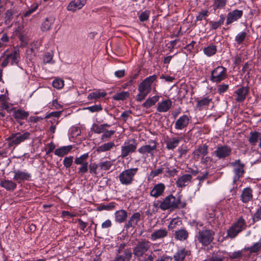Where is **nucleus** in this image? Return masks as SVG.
<instances>
[{
  "label": "nucleus",
  "instance_id": "f257e3e1",
  "mask_svg": "<svg viewBox=\"0 0 261 261\" xmlns=\"http://www.w3.org/2000/svg\"><path fill=\"white\" fill-rule=\"evenodd\" d=\"M214 214H211L210 217L207 218V224L203 229L198 231L196 237L198 242L203 246H208L214 240L216 233V221Z\"/></svg>",
  "mask_w": 261,
  "mask_h": 261
},
{
  "label": "nucleus",
  "instance_id": "f03ea898",
  "mask_svg": "<svg viewBox=\"0 0 261 261\" xmlns=\"http://www.w3.org/2000/svg\"><path fill=\"white\" fill-rule=\"evenodd\" d=\"M182 195H178L176 197L172 194L166 196L160 203L159 207L162 211L168 210H175L184 208L186 206V202L181 201Z\"/></svg>",
  "mask_w": 261,
  "mask_h": 261
},
{
  "label": "nucleus",
  "instance_id": "7ed1b4c3",
  "mask_svg": "<svg viewBox=\"0 0 261 261\" xmlns=\"http://www.w3.org/2000/svg\"><path fill=\"white\" fill-rule=\"evenodd\" d=\"M261 250V238L250 247H245L240 250L229 253L228 258L230 259H247L253 253H257Z\"/></svg>",
  "mask_w": 261,
  "mask_h": 261
},
{
  "label": "nucleus",
  "instance_id": "20e7f679",
  "mask_svg": "<svg viewBox=\"0 0 261 261\" xmlns=\"http://www.w3.org/2000/svg\"><path fill=\"white\" fill-rule=\"evenodd\" d=\"M247 227V223L243 216L239 217L227 229L226 238L233 239Z\"/></svg>",
  "mask_w": 261,
  "mask_h": 261
},
{
  "label": "nucleus",
  "instance_id": "39448f33",
  "mask_svg": "<svg viewBox=\"0 0 261 261\" xmlns=\"http://www.w3.org/2000/svg\"><path fill=\"white\" fill-rule=\"evenodd\" d=\"M139 171L138 168H132L125 169L121 172L118 178L120 182L125 186H128L133 184L135 180V177Z\"/></svg>",
  "mask_w": 261,
  "mask_h": 261
},
{
  "label": "nucleus",
  "instance_id": "423d86ee",
  "mask_svg": "<svg viewBox=\"0 0 261 261\" xmlns=\"http://www.w3.org/2000/svg\"><path fill=\"white\" fill-rule=\"evenodd\" d=\"M31 134L28 132H17L11 134L6 139L10 146H17L22 142L30 139Z\"/></svg>",
  "mask_w": 261,
  "mask_h": 261
},
{
  "label": "nucleus",
  "instance_id": "0eeeda50",
  "mask_svg": "<svg viewBox=\"0 0 261 261\" xmlns=\"http://www.w3.org/2000/svg\"><path fill=\"white\" fill-rule=\"evenodd\" d=\"M151 243L146 239H141L137 242L133 248V253L136 257L140 258L146 255V253L150 249Z\"/></svg>",
  "mask_w": 261,
  "mask_h": 261
},
{
  "label": "nucleus",
  "instance_id": "6e6552de",
  "mask_svg": "<svg viewBox=\"0 0 261 261\" xmlns=\"http://www.w3.org/2000/svg\"><path fill=\"white\" fill-rule=\"evenodd\" d=\"M138 143L134 139L125 141L123 146H121V154L122 158H125L129 154L136 151Z\"/></svg>",
  "mask_w": 261,
  "mask_h": 261
},
{
  "label": "nucleus",
  "instance_id": "1a4fd4ad",
  "mask_svg": "<svg viewBox=\"0 0 261 261\" xmlns=\"http://www.w3.org/2000/svg\"><path fill=\"white\" fill-rule=\"evenodd\" d=\"M227 76V69L219 66L212 71L210 80L213 83H218L225 80Z\"/></svg>",
  "mask_w": 261,
  "mask_h": 261
},
{
  "label": "nucleus",
  "instance_id": "9d476101",
  "mask_svg": "<svg viewBox=\"0 0 261 261\" xmlns=\"http://www.w3.org/2000/svg\"><path fill=\"white\" fill-rule=\"evenodd\" d=\"M89 157V153H86L81 155L79 157H76L74 160V163L76 165H81L78 168L77 173L80 175H83L87 172L88 170V162L87 161Z\"/></svg>",
  "mask_w": 261,
  "mask_h": 261
},
{
  "label": "nucleus",
  "instance_id": "9b49d317",
  "mask_svg": "<svg viewBox=\"0 0 261 261\" xmlns=\"http://www.w3.org/2000/svg\"><path fill=\"white\" fill-rule=\"evenodd\" d=\"M149 143L152 145H144L140 147L138 151L142 155L146 156H152L155 151L156 150L157 143L155 141L151 140Z\"/></svg>",
  "mask_w": 261,
  "mask_h": 261
},
{
  "label": "nucleus",
  "instance_id": "f8f14e48",
  "mask_svg": "<svg viewBox=\"0 0 261 261\" xmlns=\"http://www.w3.org/2000/svg\"><path fill=\"white\" fill-rule=\"evenodd\" d=\"M231 151L228 145H219L216 147L214 154L218 159H225L231 154Z\"/></svg>",
  "mask_w": 261,
  "mask_h": 261
},
{
  "label": "nucleus",
  "instance_id": "ddd939ff",
  "mask_svg": "<svg viewBox=\"0 0 261 261\" xmlns=\"http://www.w3.org/2000/svg\"><path fill=\"white\" fill-rule=\"evenodd\" d=\"M5 55L6 58L1 64L3 67H6L9 63H10L12 65L18 64L20 59L19 50H14L12 53Z\"/></svg>",
  "mask_w": 261,
  "mask_h": 261
},
{
  "label": "nucleus",
  "instance_id": "4468645a",
  "mask_svg": "<svg viewBox=\"0 0 261 261\" xmlns=\"http://www.w3.org/2000/svg\"><path fill=\"white\" fill-rule=\"evenodd\" d=\"M13 172L14 174L13 180L15 181L16 183L20 184L24 181L31 180L32 174L31 173L28 172L26 170H15Z\"/></svg>",
  "mask_w": 261,
  "mask_h": 261
},
{
  "label": "nucleus",
  "instance_id": "2eb2a0df",
  "mask_svg": "<svg viewBox=\"0 0 261 261\" xmlns=\"http://www.w3.org/2000/svg\"><path fill=\"white\" fill-rule=\"evenodd\" d=\"M141 214L140 212L134 213L130 217H129L128 220L125 223L124 227L126 229L130 228H134L138 225V223L141 220Z\"/></svg>",
  "mask_w": 261,
  "mask_h": 261
},
{
  "label": "nucleus",
  "instance_id": "dca6fc26",
  "mask_svg": "<svg viewBox=\"0 0 261 261\" xmlns=\"http://www.w3.org/2000/svg\"><path fill=\"white\" fill-rule=\"evenodd\" d=\"M253 199V189L250 186L244 188L240 195V200L243 203H248Z\"/></svg>",
  "mask_w": 261,
  "mask_h": 261
},
{
  "label": "nucleus",
  "instance_id": "f3484780",
  "mask_svg": "<svg viewBox=\"0 0 261 261\" xmlns=\"http://www.w3.org/2000/svg\"><path fill=\"white\" fill-rule=\"evenodd\" d=\"M166 189L165 185L162 182L155 184L150 192V195L155 198H158L163 195Z\"/></svg>",
  "mask_w": 261,
  "mask_h": 261
},
{
  "label": "nucleus",
  "instance_id": "a211bd4d",
  "mask_svg": "<svg viewBox=\"0 0 261 261\" xmlns=\"http://www.w3.org/2000/svg\"><path fill=\"white\" fill-rule=\"evenodd\" d=\"M243 15L242 10L236 9L230 12L227 15L226 25H229L232 22L237 21L241 18Z\"/></svg>",
  "mask_w": 261,
  "mask_h": 261
},
{
  "label": "nucleus",
  "instance_id": "6ab92c4d",
  "mask_svg": "<svg viewBox=\"0 0 261 261\" xmlns=\"http://www.w3.org/2000/svg\"><path fill=\"white\" fill-rule=\"evenodd\" d=\"M249 92V87H242L235 91L234 93L237 95L235 98L237 102L242 103L244 102L246 98V96Z\"/></svg>",
  "mask_w": 261,
  "mask_h": 261
},
{
  "label": "nucleus",
  "instance_id": "aec40b11",
  "mask_svg": "<svg viewBox=\"0 0 261 261\" xmlns=\"http://www.w3.org/2000/svg\"><path fill=\"white\" fill-rule=\"evenodd\" d=\"M191 252L190 250L182 248L178 249L173 255L172 259H174V261H184L187 256H190Z\"/></svg>",
  "mask_w": 261,
  "mask_h": 261
},
{
  "label": "nucleus",
  "instance_id": "412c9836",
  "mask_svg": "<svg viewBox=\"0 0 261 261\" xmlns=\"http://www.w3.org/2000/svg\"><path fill=\"white\" fill-rule=\"evenodd\" d=\"M29 115V113L28 112H26L21 109L17 110L14 109L13 111V116L20 125H22L23 124V123L21 122L20 120L27 119Z\"/></svg>",
  "mask_w": 261,
  "mask_h": 261
},
{
  "label": "nucleus",
  "instance_id": "4be33fe9",
  "mask_svg": "<svg viewBox=\"0 0 261 261\" xmlns=\"http://www.w3.org/2000/svg\"><path fill=\"white\" fill-rule=\"evenodd\" d=\"M183 139L182 137H173L168 138L166 141V148L168 150H173L178 145L180 141Z\"/></svg>",
  "mask_w": 261,
  "mask_h": 261
},
{
  "label": "nucleus",
  "instance_id": "5701e85b",
  "mask_svg": "<svg viewBox=\"0 0 261 261\" xmlns=\"http://www.w3.org/2000/svg\"><path fill=\"white\" fill-rule=\"evenodd\" d=\"M86 3V0H72L68 5L67 10L69 11L75 12L82 9Z\"/></svg>",
  "mask_w": 261,
  "mask_h": 261
},
{
  "label": "nucleus",
  "instance_id": "b1692460",
  "mask_svg": "<svg viewBox=\"0 0 261 261\" xmlns=\"http://www.w3.org/2000/svg\"><path fill=\"white\" fill-rule=\"evenodd\" d=\"M168 231L165 228L154 230L150 234V239L152 241L162 239L168 236Z\"/></svg>",
  "mask_w": 261,
  "mask_h": 261
},
{
  "label": "nucleus",
  "instance_id": "393cba45",
  "mask_svg": "<svg viewBox=\"0 0 261 261\" xmlns=\"http://www.w3.org/2000/svg\"><path fill=\"white\" fill-rule=\"evenodd\" d=\"M189 118L186 115L180 116L175 122V128L178 130H181L186 127L189 122Z\"/></svg>",
  "mask_w": 261,
  "mask_h": 261
},
{
  "label": "nucleus",
  "instance_id": "a878e982",
  "mask_svg": "<svg viewBox=\"0 0 261 261\" xmlns=\"http://www.w3.org/2000/svg\"><path fill=\"white\" fill-rule=\"evenodd\" d=\"M172 103V102L170 99L163 100L158 103L156 110L161 113L167 112L171 108Z\"/></svg>",
  "mask_w": 261,
  "mask_h": 261
},
{
  "label": "nucleus",
  "instance_id": "bb28decb",
  "mask_svg": "<svg viewBox=\"0 0 261 261\" xmlns=\"http://www.w3.org/2000/svg\"><path fill=\"white\" fill-rule=\"evenodd\" d=\"M192 176L191 174H186L179 177L176 181L177 187L183 188L187 186L192 180Z\"/></svg>",
  "mask_w": 261,
  "mask_h": 261
},
{
  "label": "nucleus",
  "instance_id": "cd10ccee",
  "mask_svg": "<svg viewBox=\"0 0 261 261\" xmlns=\"http://www.w3.org/2000/svg\"><path fill=\"white\" fill-rule=\"evenodd\" d=\"M132 257V252L130 249L124 250L123 253L116 254L114 261H129Z\"/></svg>",
  "mask_w": 261,
  "mask_h": 261
},
{
  "label": "nucleus",
  "instance_id": "c85d7f7f",
  "mask_svg": "<svg viewBox=\"0 0 261 261\" xmlns=\"http://www.w3.org/2000/svg\"><path fill=\"white\" fill-rule=\"evenodd\" d=\"M0 186L8 191H13L17 188V184L12 180L4 179L1 180Z\"/></svg>",
  "mask_w": 261,
  "mask_h": 261
},
{
  "label": "nucleus",
  "instance_id": "c756f323",
  "mask_svg": "<svg viewBox=\"0 0 261 261\" xmlns=\"http://www.w3.org/2000/svg\"><path fill=\"white\" fill-rule=\"evenodd\" d=\"M114 216L115 220L116 222L122 223L126 220L127 212L124 210H120L115 212Z\"/></svg>",
  "mask_w": 261,
  "mask_h": 261
},
{
  "label": "nucleus",
  "instance_id": "7c9ffc66",
  "mask_svg": "<svg viewBox=\"0 0 261 261\" xmlns=\"http://www.w3.org/2000/svg\"><path fill=\"white\" fill-rule=\"evenodd\" d=\"M174 235L175 240L184 241L188 238L189 232L184 228L175 231Z\"/></svg>",
  "mask_w": 261,
  "mask_h": 261
},
{
  "label": "nucleus",
  "instance_id": "2f4dec72",
  "mask_svg": "<svg viewBox=\"0 0 261 261\" xmlns=\"http://www.w3.org/2000/svg\"><path fill=\"white\" fill-rule=\"evenodd\" d=\"M207 153L208 146L205 144L199 146L198 149L194 151V155L196 159H198L199 157H201L202 159H203Z\"/></svg>",
  "mask_w": 261,
  "mask_h": 261
},
{
  "label": "nucleus",
  "instance_id": "473e14b6",
  "mask_svg": "<svg viewBox=\"0 0 261 261\" xmlns=\"http://www.w3.org/2000/svg\"><path fill=\"white\" fill-rule=\"evenodd\" d=\"M168 166H169V164L168 162L164 163L157 169L151 170L150 173V176L153 178L164 172L166 173V171L168 169Z\"/></svg>",
  "mask_w": 261,
  "mask_h": 261
},
{
  "label": "nucleus",
  "instance_id": "72a5a7b5",
  "mask_svg": "<svg viewBox=\"0 0 261 261\" xmlns=\"http://www.w3.org/2000/svg\"><path fill=\"white\" fill-rule=\"evenodd\" d=\"M72 149V146L71 145L62 146L60 148L56 149L54 151V153L55 155L59 157H63L70 152Z\"/></svg>",
  "mask_w": 261,
  "mask_h": 261
},
{
  "label": "nucleus",
  "instance_id": "f704fd0d",
  "mask_svg": "<svg viewBox=\"0 0 261 261\" xmlns=\"http://www.w3.org/2000/svg\"><path fill=\"white\" fill-rule=\"evenodd\" d=\"M261 133L257 131H251L248 137V141L252 146H255L259 140Z\"/></svg>",
  "mask_w": 261,
  "mask_h": 261
},
{
  "label": "nucleus",
  "instance_id": "c9c22d12",
  "mask_svg": "<svg viewBox=\"0 0 261 261\" xmlns=\"http://www.w3.org/2000/svg\"><path fill=\"white\" fill-rule=\"evenodd\" d=\"M212 101V98L209 97H203L197 101L196 107L199 110H201L205 107H207Z\"/></svg>",
  "mask_w": 261,
  "mask_h": 261
},
{
  "label": "nucleus",
  "instance_id": "e433bc0d",
  "mask_svg": "<svg viewBox=\"0 0 261 261\" xmlns=\"http://www.w3.org/2000/svg\"><path fill=\"white\" fill-rule=\"evenodd\" d=\"M110 127V125L107 123L98 125L96 123H93L91 129L96 134H100L103 133L106 127Z\"/></svg>",
  "mask_w": 261,
  "mask_h": 261
},
{
  "label": "nucleus",
  "instance_id": "4c0bfd02",
  "mask_svg": "<svg viewBox=\"0 0 261 261\" xmlns=\"http://www.w3.org/2000/svg\"><path fill=\"white\" fill-rule=\"evenodd\" d=\"M115 146V143L113 142H109L98 146L96 151L98 152H105L111 150Z\"/></svg>",
  "mask_w": 261,
  "mask_h": 261
},
{
  "label": "nucleus",
  "instance_id": "58836bf2",
  "mask_svg": "<svg viewBox=\"0 0 261 261\" xmlns=\"http://www.w3.org/2000/svg\"><path fill=\"white\" fill-rule=\"evenodd\" d=\"M182 223V222L179 218H173L170 221L168 228L169 230L173 231L175 228L181 225Z\"/></svg>",
  "mask_w": 261,
  "mask_h": 261
},
{
  "label": "nucleus",
  "instance_id": "ea45409f",
  "mask_svg": "<svg viewBox=\"0 0 261 261\" xmlns=\"http://www.w3.org/2000/svg\"><path fill=\"white\" fill-rule=\"evenodd\" d=\"M160 96L155 95L151 97L148 98L143 104L142 107L147 109L150 108L151 106L159 101Z\"/></svg>",
  "mask_w": 261,
  "mask_h": 261
},
{
  "label": "nucleus",
  "instance_id": "a19ab883",
  "mask_svg": "<svg viewBox=\"0 0 261 261\" xmlns=\"http://www.w3.org/2000/svg\"><path fill=\"white\" fill-rule=\"evenodd\" d=\"M129 96V92L128 91H122L121 92L117 93L112 97L114 100L119 101L124 100L126 99Z\"/></svg>",
  "mask_w": 261,
  "mask_h": 261
},
{
  "label": "nucleus",
  "instance_id": "79ce46f5",
  "mask_svg": "<svg viewBox=\"0 0 261 261\" xmlns=\"http://www.w3.org/2000/svg\"><path fill=\"white\" fill-rule=\"evenodd\" d=\"M107 93L105 92H100L96 91L90 93L88 95V98L89 100L97 99L106 96Z\"/></svg>",
  "mask_w": 261,
  "mask_h": 261
},
{
  "label": "nucleus",
  "instance_id": "37998d69",
  "mask_svg": "<svg viewBox=\"0 0 261 261\" xmlns=\"http://www.w3.org/2000/svg\"><path fill=\"white\" fill-rule=\"evenodd\" d=\"M54 57V53L52 50L50 51L45 53L43 58V61L44 64H54L55 62L53 60Z\"/></svg>",
  "mask_w": 261,
  "mask_h": 261
},
{
  "label": "nucleus",
  "instance_id": "c03bdc74",
  "mask_svg": "<svg viewBox=\"0 0 261 261\" xmlns=\"http://www.w3.org/2000/svg\"><path fill=\"white\" fill-rule=\"evenodd\" d=\"M116 203L114 202H112L108 204H100L97 207V209L99 211L106 210L111 211L115 208Z\"/></svg>",
  "mask_w": 261,
  "mask_h": 261
},
{
  "label": "nucleus",
  "instance_id": "a18cd8bd",
  "mask_svg": "<svg viewBox=\"0 0 261 261\" xmlns=\"http://www.w3.org/2000/svg\"><path fill=\"white\" fill-rule=\"evenodd\" d=\"M227 0H214V9H221L224 8Z\"/></svg>",
  "mask_w": 261,
  "mask_h": 261
},
{
  "label": "nucleus",
  "instance_id": "49530a36",
  "mask_svg": "<svg viewBox=\"0 0 261 261\" xmlns=\"http://www.w3.org/2000/svg\"><path fill=\"white\" fill-rule=\"evenodd\" d=\"M53 23V20L46 18L45 21L42 23L41 26V30L43 32L47 31L50 29L51 24Z\"/></svg>",
  "mask_w": 261,
  "mask_h": 261
},
{
  "label": "nucleus",
  "instance_id": "de8ad7c7",
  "mask_svg": "<svg viewBox=\"0 0 261 261\" xmlns=\"http://www.w3.org/2000/svg\"><path fill=\"white\" fill-rule=\"evenodd\" d=\"M245 165H240V167H236L233 168V172L234 175L243 177L245 173L244 170Z\"/></svg>",
  "mask_w": 261,
  "mask_h": 261
},
{
  "label": "nucleus",
  "instance_id": "09e8293b",
  "mask_svg": "<svg viewBox=\"0 0 261 261\" xmlns=\"http://www.w3.org/2000/svg\"><path fill=\"white\" fill-rule=\"evenodd\" d=\"M247 35L246 31L240 32L237 34L235 38V41L238 44H241L245 40Z\"/></svg>",
  "mask_w": 261,
  "mask_h": 261
},
{
  "label": "nucleus",
  "instance_id": "8fccbe9b",
  "mask_svg": "<svg viewBox=\"0 0 261 261\" xmlns=\"http://www.w3.org/2000/svg\"><path fill=\"white\" fill-rule=\"evenodd\" d=\"M229 86L228 84L223 83L217 86V92L220 95H223L229 90Z\"/></svg>",
  "mask_w": 261,
  "mask_h": 261
},
{
  "label": "nucleus",
  "instance_id": "3c124183",
  "mask_svg": "<svg viewBox=\"0 0 261 261\" xmlns=\"http://www.w3.org/2000/svg\"><path fill=\"white\" fill-rule=\"evenodd\" d=\"M151 88L142 81L138 87V91L140 92H146L149 93L151 91Z\"/></svg>",
  "mask_w": 261,
  "mask_h": 261
},
{
  "label": "nucleus",
  "instance_id": "603ef678",
  "mask_svg": "<svg viewBox=\"0 0 261 261\" xmlns=\"http://www.w3.org/2000/svg\"><path fill=\"white\" fill-rule=\"evenodd\" d=\"M73 156L70 155L65 157L63 161V164L66 168H69L73 164Z\"/></svg>",
  "mask_w": 261,
  "mask_h": 261
},
{
  "label": "nucleus",
  "instance_id": "864d4df0",
  "mask_svg": "<svg viewBox=\"0 0 261 261\" xmlns=\"http://www.w3.org/2000/svg\"><path fill=\"white\" fill-rule=\"evenodd\" d=\"M252 223L254 224L255 223L261 220V205L259 206L258 208L257 209L255 213L252 216Z\"/></svg>",
  "mask_w": 261,
  "mask_h": 261
},
{
  "label": "nucleus",
  "instance_id": "5fc2aeb1",
  "mask_svg": "<svg viewBox=\"0 0 261 261\" xmlns=\"http://www.w3.org/2000/svg\"><path fill=\"white\" fill-rule=\"evenodd\" d=\"M208 11L205 9H201L198 15L196 16V20L201 21L204 19L208 15Z\"/></svg>",
  "mask_w": 261,
  "mask_h": 261
},
{
  "label": "nucleus",
  "instance_id": "6e6d98bb",
  "mask_svg": "<svg viewBox=\"0 0 261 261\" xmlns=\"http://www.w3.org/2000/svg\"><path fill=\"white\" fill-rule=\"evenodd\" d=\"M53 86L58 89H62L64 85V81L61 79H55L53 81Z\"/></svg>",
  "mask_w": 261,
  "mask_h": 261
},
{
  "label": "nucleus",
  "instance_id": "4d7b16f0",
  "mask_svg": "<svg viewBox=\"0 0 261 261\" xmlns=\"http://www.w3.org/2000/svg\"><path fill=\"white\" fill-rule=\"evenodd\" d=\"M13 13L11 10H8L5 13V23L9 24L13 19Z\"/></svg>",
  "mask_w": 261,
  "mask_h": 261
},
{
  "label": "nucleus",
  "instance_id": "13d9d810",
  "mask_svg": "<svg viewBox=\"0 0 261 261\" xmlns=\"http://www.w3.org/2000/svg\"><path fill=\"white\" fill-rule=\"evenodd\" d=\"M224 256L221 254H214L211 257H209L207 261H223Z\"/></svg>",
  "mask_w": 261,
  "mask_h": 261
},
{
  "label": "nucleus",
  "instance_id": "bf43d9fd",
  "mask_svg": "<svg viewBox=\"0 0 261 261\" xmlns=\"http://www.w3.org/2000/svg\"><path fill=\"white\" fill-rule=\"evenodd\" d=\"M9 41V38L6 33H3L0 39V48L5 47Z\"/></svg>",
  "mask_w": 261,
  "mask_h": 261
},
{
  "label": "nucleus",
  "instance_id": "052dcab7",
  "mask_svg": "<svg viewBox=\"0 0 261 261\" xmlns=\"http://www.w3.org/2000/svg\"><path fill=\"white\" fill-rule=\"evenodd\" d=\"M115 133V130H105V131L103 132V134L101 136V139L102 140H108L109 138L111 137L112 136H113Z\"/></svg>",
  "mask_w": 261,
  "mask_h": 261
},
{
  "label": "nucleus",
  "instance_id": "680f3d73",
  "mask_svg": "<svg viewBox=\"0 0 261 261\" xmlns=\"http://www.w3.org/2000/svg\"><path fill=\"white\" fill-rule=\"evenodd\" d=\"M156 78L157 76L154 74L146 77L143 81L151 87L152 84L156 80Z\"/></svg>",
  "mask_w": 261,
  "mask_h": 261
},
{
  "label": "nucleus",
  "instance_id": "e2e57ef3",
  "mask_svg": "<svg viewBox=\"0 0 261 261\" xmlns=\"http://www.w3.org/2000/svg\"><path fill=\"white\" fill-rule=\"evenodd\" d=\"M149 15L150 11L149 10L144 11L139 16L140 20L142 22L147 20L149 18Z\"/></svg>",
  "mask_w": 261,
  "mask_h": 261
},
{
  "label": "nucleus",
  "instance_id": "0e129e2a",
  "mask_svg": "<svg viewBox=\"0 0 261 261\" xmlns=\"http://www.w3.org/2000/svg\"><path fill=\"white\" fill-rule=\"evenodd\" d=\"M178 171L175 168L170 169V166L168 167V169L166 171V176L167 177H174L177 173Z\"/></svg>",
  "mask_w": 261,
  "mask_h": 261
},
{
  "label": "nucleus",
  "instance_id": "69168bd1",
  "mask_svg": "<svg viewBox=\"0 0 261 261\" xmlns=\"http://www.w3.org/2000/svg\"><path fill=\"white\" fill-rule=\"evenodd\" d=\"M86 109L88 110L90 112L93 113L101 111L102 110V108L100 105H96L90 107H88L86 108Z\"/></svg>",
  "mask_w": 261,
  "mask_h": 261
},
{
  "label": "nucleus",
  "instance_id": "338daca9",
  "mask_svg": "<svg viewBox=\"0 0 261 261\" xmlns=\"http://www.w3.org/2000/svg\"><path fill=\"white\" fill-rule=\"evenodd\" d=\"M112 166V163L111 161H106L100 163V166L101 168L105 170H108Z\"/></svg>",
  "mask_w": 261,
  "mask_h": 261
},
{
  "label": "nucleus",
  "instance_id": "774afa93",
  "mask_svg": "<svg viewBox=\"0 0 261 261\" xmlns=\"http://www.w3.org/2000/svg\"><path fill=\"white\" fill-rule=\"evenodd\" d=\"M172 257L170 256H168L167 255H163L162 256H161L156 259H155V261H172Z\"/></svg>",
  "mask_w": 261,
  "mask_h": 261
}]
</instances>
